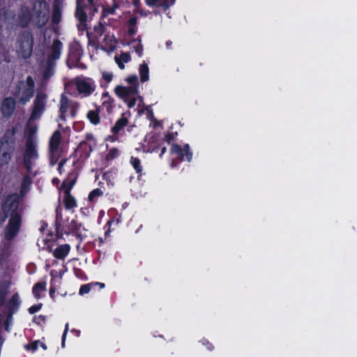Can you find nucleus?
<instances>
[{"label": "nucleus", "mask_w": 357, "mask_h": 357, "mask_svg": "<svg viewBox=\"0 0 357 357\" xmlns=\"http://www.w3.org/2000/svg\"><path fill=\"white\" fill-rule=\"evenodd\" d=\"M102 195V191L100 189H95L91 192L89 195V199L90 202H93L96 197H100Z\"/></svg>", "instance_id": "31"}, {"label": "nucleus", "mask_w": 357, "mask_h": 357, "mask_svg": "<svg viewBox=\"0 0 357 357\" xmlns=\"http://www.w3.org/2000/svg\"><path fill=\"white\" fill-rule=\"evenodd\" d=\"M34 91V82L31 77L20 82L14 92V96L18 103L25 105L32 98Z\"/></svg>", "instance_id": "3"}, {"label": "nucleus", "mask_w": 357, "mask_h": 357, "mask_svg": "<svg viewBox=\"0 0 357 357\" xmlns=\"http://www.w3.org/2000/svg\"><path fill=\"white\" fill-rule=\"evenodd\" d=\"M66 185H67V181H65V182L63 183V185H62L63 188H66Z\"/></svg>", "instance_id": "51"}, {"label": "nucleus", "mask_w": 357, "mask_h": 357, "mask_svg": "<svg viewBox=\"0 0 357 357\" xmlns=\"http://www.w3.org/2000/svg\"><path fill=\"white\" fill-rule=\"evenodd\" d=\"M96 11L97 10L93 7V0H77L76 15L80 21L86 20L87 13H91Z\"/></svg>", "instance_id": "9"}, {"label": "nucleus", "mask_w": 357, "mask_h": 357, "mask_svg": "<svg viewBox=\"0 0 357 357\" xmlns=\"http://www.w3.org/2000/svg\"><path fill=\"white\" fill-rule=\"evenodd\" d=\"M87 118L94 125H97L100 121V116L97 111H89L87 114Z\"/></svg>", "instance_id": "28"}, {"label": "nucleus", "mask_w": 357, "mask_h": 357, "mask_svg": "<svg viewBox=\"0 0 357 357\" xmlns=\"http://www.w3.org/2000/svg\"><path fill=\"white\" fill-rule=\"evenodd\" d=\"M130 45L133 48L139 56H142L143 52V46L140 38L134 39L130 41Z\"/></svg>", "instance_id": "25"}, {"label": "nucleus", "mask_w": 357, "mask_h": 357, "mask_svg": "<svg viewBox=\"0 0 357 357\" xmlns=\"http://www.w3.org/2000/svg\"><path fill=\"white\" fill-rule=\"evenodd\" d=\"M130 59V55L128 52H121L119 56H116L114 58L116 64L121 69H124L125 63L129 62Z\"/></svg>", "instance_id": "19"}, {"label": "nucleus", "mask_w": 357, "mask_h": 357, "mask_svg": "<svg viewBox=\"0 0 357 357\" xmlns=\"http://www.w3.org/2000/svg\"><path fill=\"white\" fill-rule=\"evenodd\" d=\"M175 0H145L149 6H155L166 10L174 3Z\"/></svg>", "instance_id": "17"}, {"label": "nucleus", "mask_w": 357, "mask_h": 357, "mask_svg": "<svg viewBox=\"0 0 357 357\" xmlns=\"http://www.w3.org/2000/svg\"><path fill=\"white\" fill-rule=\"evenodd\" d=\"M62 43L59 40H55L53 43L50 58L48 60L49 70L45 73V77L48 78L52 75V62L59 58Z\"/></svg>", "instance_id": "14"}, {"label": "nucleus", "mask_w": 357, "mask_h": 357, "mask_svg": "<svg viewBox=\"0 0 357 357\" xmlns=\"http://www.w3.org/2000/svg\"><path fill=\"white\" fill-rule=\"evenodd\" d=\"M20 304V296L17 294H15L13 296L11 299L8 303V310L9 311L13 312L16 310Z\"/></svg>", "instance_id": "27"}, {"label": "nucleus", "mask_w": 357, "mask_h": 357, "mask_svg": "<svg viewBox=\"0 0 357 357\" xmlns=\"http://www.w3.org/2000/svg\"><path fill=\"white\" fill-rule=\"evenodd\" d=\"M139 1L140 0H132V3L136 8H137L139 5Z\"/></svg>", "instance_id": "47"}, {"label": "nucleus", "mask_w": 357, "mask_h": 357, "mask_svg": "<svg viewBox=\"0 0 357 357\" xmlns=\"http://www.w3.org/2000/svg\"><path fill=\"white\" fill-rule=\"evenodd\" d=\"M112 220H110V221H109V222H107V224L110 226V225L112 224Z\"/></svg>", "instance_id": "52"}, {"label": "nucleus", "mask_w": 357, "mask_h": 357, "mask_svg": "<svg viewBox=\"0 0 357 357\" xmlns=\"http://www.w3.org/2000/svg\"><path fill=\"white\" fill-rule=\"evenodd\" d=\"M118 8V6L114 3L112 7H108V8H105L103 9V11H104V15H111V14H114L116 9Z\"/></svg>", "instance_id": "33"}, {"label": "nucleus", "mask_w": 357, "mask_h": 357, "mask_svg": "<svg viewBox=\"0 0 357 357\" xmlns=\"http://www.w3.org/2000/svg\"><path fill=\"white\" fill-rule=\"evenodd\" d=\"M114 92L116 95L122 99L129 107L135 105L136 101L139 98L138 89L135 85L122 86L119 85L115 87Z\"/></svg>", "instance_id": "5"}, {"label": "nucleus", "mask_w": 357, "mask_h": 357, "mask_svg": "<svg viewBox=\"0 0 357 357\" xmlns=\"http://www.w3.org/2000/svg\"><path fill=\"white\" fill-rule=\"evenodd\" d=\"M70 246L68 244H63L58 246L53 252L54 257L63 259L69 253Z\"/></svg>", "instance_id": "18"}, {"label": "nucleus", "mask_w": 357, "mask_h": 357, "mask_svg": "<svg viewBox=\"0 0 357 357\" xmlns=\"http://www.w3.org/2000/svg\"><path fill=\"white\" fill-rule=\"evenodd\" d=\"M55 291H56V288L54 286V284H51V287L50 289V295L52 298L54 297V294Z\"/></svg>", "instance_id": "45"}, {"label": "nucleus", "mask_w": 357, "mask_h": 357, "mask_svg": "<svg viewBox=\"0 0 357 357\" xmlns=\"http://www.w3.org/2000/svg\"><path fill=\"white\" fill-rule=\"evenodd\" d=\"M90 290H91L90 284H84V285L81 286L79 293L80 295H83L85 294H88L90 291Z\"/></svg>", "instance_id": "35"}, {"label": "nucleus", "mask_w": 357, "mask_h": 357, "mask_svg": "<svg viewBox=\"0 0 357 357\" xmlns=\"http://www.w3.org/2000/svg\"><path fill=\"white\" fill-rule=\"evenodd\" d=\"M64 162H65L64 161H61L59 163V167H58V170L59 171L60 173H61L62 167L63 166Z\"/></svg>", "instance_id": "46"}, {"label": "nucleus", "mask_w": 357, "mask_h": 357, "mask_svg": "<svg viewBox=\"0 0 357 357\" xmlns=\"http://www.w3.org/2000/svg\"><path fill=\"white\" fill-rule=\"evenodd\" d=\"M68 328H69V324L67 323L66 324V326H65V330H64V332H63V335H62L61 347L63 348L65 347V342H66V339L67 333H68Z\"/></svg>", "instance_id": "36"}, {"label": "nucleus", "mask_w": 357, "mask_h": 357, "mask_svg": "<svg viewBox=\"0 0 357 357\" xmlns=\"http://www.w3.org/2000/svg\"><path fill=\"white\" fill-rule=\"evenodd\" d=\"M171 153L177 155L181 160H186L188 162H190L192 158V152L188 144H184L183 146L178 144H172Z\"/></svg>", "instance_id": "12"}, {"label": "nucleus", "mask_w": 357, "mask_h": 357, "mask_svg": "<svg viewBox=\"0 0 357 357\" xmlns=\"http://www.w3.org/2000/svg\"><path fill=\"white\" fill-rule=\"evenodd\" d=\"M38 345H40L44 350L47 349L46 346L43 342H38Z\"/></svg>", "instance_id": "48"}, {"label": "nucleus", "mask_w": 357, "mask_h": 357, "mask_svg": "<svg viewBox=\"0 0 357 357\" xmlns=\"http://www.w3.org/2000/svg\"><path fill=\"white\" fill-rule=\"evenodd\" d=\"M49 13V6L45 1H36L33 5L31 14L27 8H23L21 10L19 15V24L24 26L30 20H32L36 25L42 26L47 22Z\"/></svg>", "instance_id": "2"}, {"label": "nucleus", "mask_w": 357, "mask_h": 357, "mask_svg": "<svg viewBox=\"0 0 357 357\" xmlns=\"http://www.w3.org/2000/svg\"><path fill=\"white\" fill-rule=\"evenodd\" d=\"M137 77L136 75H130L126 78V82L129 86L135 85L137 87Z\"/></svg>", "instance_id": "32"}, {"label": "nucleus", "mask_w": 357, "mask_h": 357, "mask_svg": "<svg viewBox=\"0 0 357 357\" xmlns=\"http://www.w3.org/2000/svg\"><path fill=\"white\" fill-rule=\"evenodd\" d=\"M61 139V134L59 130L55 131L50 138V151L52 163H54L59 157Z\"/></svg>", "instance_id": "10"}, {"label": "nucleus", "mask_w": 357, "mask_h": 357, "mask_svg": "<svg viewBox=\"0 0 357 357\" xmlns=\"http://www.w3.org/2000/svg\"><path fill=\"white\" fill-rule=\"evenodd\" d=\"M41 307H42V304H38V305H33L29 309V312L31 314H34V313L37 312L41 308Z\"/></svg>", "instance_id": "38"}, {"label": "nucleus", "mask_w": 357, "mask_h": 357, "mask_svg": "<svg viewBox=\"0 0 357 357\" xmlns=\"http://www.w3.org/2000/svg\"><path fill=\"white\" fill-rule=\"evenodd\" d=\"M38 342H34L31 345L26 347V349L31 350L32 351H35L38 348Z\"/></svg>", "instance_id": "40"}, {"label": "nucleus", "mask_w": 357, "mask_h": 357, "mask_svg": "<svg viewBox=\"0 0 357 357\" xmlns=\"http://www.w3.org/2000/svg\"><path fill=\"white\" fill-rule=\"evenodd\" d=\"M137 23V17H131L128 22L129 26H135Z\"/></svg>", "instance_id": "39"}, {"label": "nucleus", "mask_w": 357, "mask_h": 357, "mask_svg": "<svg viewBox=\"0 0 357 357\" xmlns=\"http://www.w3.org/2000/svg\"><path fill=\"white\" fill-rule=\"evenodd\" d=\"M165 151H166V148H165V147L162 148V151H161V153H160V157H162V155L165 153Z\"/></svg>", "instance_id": "50"}, {"label": "nucleus", "mask_w": 357, "mask_h": 357, "mask_svg": "<svg viewBox=\"0 0 357 357\" xmlns=\"http://www.w3.org/2000/svg\"><path fill=\"white\" fill-rule=\"evenodd\" d=\"M128 121L127 117L123 114L115 123L114 126L112 128V131L114 132H118L121 130L124 126H126L128 123Z\"/></svg>", "instance_id": "26"}, {"label": "nucleus", "mask_w": 357, "mask_h": 357, "mask_svg": "<svg viewBox=\"0 0 357 357\" xmlns=\"http://www.w3.org/2000/svg\"><path fill=\"white\" fill-rule=\"evenodd\" d=\"M75 84L79 93L84 97L89 96L96 89L95 82L90 78H78Z\"/></svg>", "instance_id": "8"}, {"label": "nucleus", "mask_w": 357, "mask_h": 357, "mask_svg": "<svg viewBox=\"0 0 357 357\" xmlns=\"http://www.w3.org/2000/svg\"><path fill=\"white\" fill-rule=\"evenodd\" d=\"M130 163L132 164V167L135 168L137 173L142 172V169L140 165V160L138 158L131 157Z\"/></svg>", "instance_id": "30"}, {"label": "nucleus", "mask_w": 357, "mask_h": 357, "mask_svg": "<svg viewBox=\"0 0 357 357\" xmlns=\"http://www.w3.org/2000/svg\"><path fill=\"white\" fill-rule=\"evenodd\" d=\"M60 17H61L60 11L56 8H55L54 10V13H53V17H52L53 22L55 23L59 22L60 20Z\"/></svg>", "instance_id": "34"}, {"label": "nucleus", "mask_w": 357, "mask_h": 357, "mask_svg": "<svg viewBox=\"0 0 357 357\" xmlns=\"http://www.w3.org/2000/svg\"><path fill=\"white\" fill-rule=\"evenodd\" d=\"M52 279H51V284H54V282L56 281V278H61L62 277L61 274L55 271H52L50 273Z\"/></svg>", "instance_id": "37"}, {"label": "nucleus", "mask_w": 357, "mask_h": 357, "mask_svg": "<svg viewBox=\"0 0 357 357\" xmlns=\"http://www.w3.org/2000/svg\"><path fill=\"white\" fill-rule=\"evenodd\" d=\"M46 290V282H38L33 287V294L36 298L39 299L42 297Z\"/></svg>", "instance_id": "20"}, {"label": "nucleus", "mask_w": 357, "mask_h": 357, "mask_svg": "<svg viewBox=\"0 0 357 357\" xmlns=\"http://www.w3.org/2000/svg\"><path fill=\"white\" fill-rule=\"evenodd\" d=\"M15 100L11 98H6L1 107V112L4 116H10L15 109Z\"/></svg>", "instance_id": "16"}, {"label": "nucleus", "mask_w": 357, "mask_h": 357, "mask_svg": "<svg viewBox=\"0 0 357 357\" xmlns=\"http://www.w3.org/2000/svg\"><path fill=\"white\" fill-rule=\"evenodd\" d=\"M75 113V107L72 105L67 97L61 96L60 102V117L65 120L66 117L70 115L73 116Z\"/></svg>", "instance_id": "13"}, {"label": "nucleus", "mask_w": 357, "mask_h": 357, "mask_svg": "<svg viewBox=\"0 0 357 357\" xmlns=\"http://www.w3.org/2000/svg\"><path fill=\"white\" fill-rule=\"evenodd\" d=\"M31 185V180L29 176H25L22 181V186H21V194L24 195L26 193Z\"/></svg>", "instance_id": "29"}, {"label": "nucleus", "mask_w": 357, "mask_h": 357, "mask_svg": "<svg viewBox=\"0 0 357 357\" xmlns=\"http://www.w3.org/2000/svg\"><path fill=\"white\" fill-rule=\"evenodd\" d=\"M38 160L37 142L33 137L26 139L23 161L26 169L29 173H31L36 166Z\"/></svg>", "instance_id": "4"}, {"label": "nucleus", "mask_w": 357, "mask_h": 357, "mask_svg": "<svg viewBox=\"0 0 357 357\" xmlns=\"http://www.w3.org/2000/svg\"><path fill=\"white\" fill-rule=\"evenodd\" d=\"M202 344L206 347L208 350H212L213 349V346L211 343H210L207 340L203 339Z\"/></svg>", "instance_id": "41"}, {"label": "nucleus", "mask_w": 357, "mask_h": 357, "mask_svg": "<svg viewBox=\"0 0 357 357\" xmlns=\"http://www.w3.org/2000/svg\"><path fill=\"white\" fill-rule=\"evenodd\" d=\"M136 31H137L136 26H130L128 29V33L131 36L135 34Z\"/></svg>", "instance_id": "44"}, {"label": "nucleus", "mask_w": 357, "mask_h": 357, "mask_svg": "<svg viewBox=\"0 0 357 357\" xmlns=\"http://www.w3.org/2000/svg\"><path fill=\"white\" fill-rule=\"evenodd\" d=\"M32 47V37L29 33H25L19 38L17 42L16 52L19 56L26 59L31 54Z\"/></svg>", "instance_id": "6"}, {"label": "nucleus", "mask_w": 357, "mask_h": 357, "mask_svg": "<svg viewBox=\"0 0 357 357\" xmlns=\"http://www.w3.org/2000/svg\"><path fill=\"white\" fill-rule=\"evenodd\" d=\"M139 72L140 75L141 81L144 82L149 79V69L146 63L144 62L139 65Z\"/></svg>", "instance_id": "24"}, {"label": "nucleus", "mask_w": 357, "mask_h": 357, "mask_svg": "<svg viewBox=\"0 0 357 357\" xmlns=\"http://www.w3.org/2000/svg\"><path fill=\"white\" fill-rule=\"evenodd\" d=\"M102 76H103L104 79L105 80H107V82H110L112 79V75L110 73H103Z\"/></svg>", "instance_id": "43"}, {"label": "nucleus", "mask_w": 357, "mask_h": 357, "mask_svg": "<svg viewBox=\"0 0 357 357\" xmlns=\"http://www.w3.org/2000/svg\"><path fill=\"white\" fill-rule=\"evenodd\" d=\"M34 121L31 120V117L29 118L26 134L27 135V139L30 137H33L36 141V137L34 136V135L36 133L38 130L37 126L33 123Z\"/></svg>", "instance_id": "22"}, {"label": "nucleus", "mask_w": 357, "mask_h": 357, "mask_svg": "<svg viewBox=\"0 0 357 357\" xmlns=\"http://www.w3.org/2000/svg\"><path fill=\"white\" fill-rule=\"evenodd\" d=\"M118 45V41L114 35H105L100 41L101 49L106 52H113Z\"/></svg>", "instance_id": "15"}, {"label": "nucleus", "mask_w": 357, "mask_h": 357, "mask_svg": "<svg viewBox=\"0 0 357 357\" xmlns=\"http://www.w3.org/2000/svg\"><path fill=\"white\" fill-rule=\"evenodd\" d=\"M47 103V95L43 92H38L33 100V110L31 114V120L38 119L45 111Z\"/></svg>", "instance_id": "7"}, {"label": "nucleus", "mask_w": 357, "mask_h": 357, "mask_svg": "<svg viewBox=\"0 0 357 357\" xmlns=\"http://www.w3.org/2000/svg\"><path fill=\"white\" fill-rule=\"evenodd\" d=\"M75 181H73L70 186L66 189V195L65 197V205L68 209L73 208L76 206V201L75 198L69 194L70 189L73 187Z\"/></svg>", "instance_id": "21"}, {"label": "nucleus", "mask_w": 357, "mask_h": 357, "mask_svg": "<svg viewBox=\"0 0 357 357\" xmlns=\"http://www.w3.org/2000/svg\"><path fill=\"white\" fill-rule=\"evenodd\" d=\"M19 197L12 195L4 202L2 208L6 217H10L8 224L5 229V237L11 239L18 233L21 226V215L17 211Z\"/></svg>", "instance_id": "1"}, {"label": "nucleus", "mask_w": 357, "mask_h": 357, "mask_svg": "<svg viewBox=\"0 0 357 357\" xmlns=\"http://www.w3.org/2000/svg\"><path fill=\"white\" fill-rule=\"evenodd\" d=\"M109 233V230H107L105 234H108Z\"/></svg>", "instance_id": "53"}, {"label": "nucleus", "mask_w": 357, "mask_h": 357, "mask_svg": "<svg viewBox=\"0 0 357 357\" xmlns=\"http://www.w3.org/2000/svg\"><path fill=\"white\" fill-rule=\"evenodd\" d=\"M71 230L75 232H78L79 229L77 227V223L74 221L71 222Z\"/></svg>", "instance_id": "42"}, {"label": "nucleus", "mask_w": 357, "mask_h": 357, "mask_svg": "<svg viewBox=\"0 0 357 357\" xmlns=\"http://www.w3.org/2000/svg\"><path fill=\"white\" fill-rule=\"evenodd\" d=\"M10 287L9 282H2L0 284V306L5 303L6 296L8 293Z\"/></svg>", "instance_id": "23"}, {"label": "nucleus", "mask_w": 357, "mask_h": 357, "mask_svg": "<svg viewBox=\"0 0 357 357\" xmlns=\"http://www.w3.org/2000/svg\"><path fill=\"white\" fill-rule=\"evenodd\" d=\"M13 148L4 138L0 140V166L8 165L11 160Z\"/></svg>", "instance_id": "11"}, {"label": "nucleus", "mask_w": 357, "mask_h": 357, "mask_svg": "<svg viewBox=\"0 0 357 357\" xmlns=\"http://www.w3.org/2000/svg\"><path fill=\"white\" fill-rule=\"evenodd\" d=\"M96 284L99 285L100 288H104L105 287V284L104 283L97 282Z\"/></svg>", "instance_id": "49"}]
</instances>
